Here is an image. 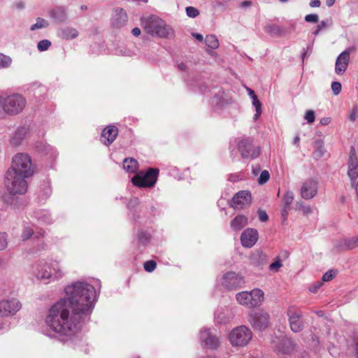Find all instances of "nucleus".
<instances>
[{"label":"nucleus","mask_w":358,"mask_h":358,"mask_svg":"<svg viewBox=\"0 0 358 358\" xmlns=\"http://www.w3.org/2000/svg\"><path fill=\"white\" fill-rule=\"evenodd\" d=\"M65 296L48 310L45 323L56 338L72 348L81 342L79 332L92 313L96 300L95 288L85 281H76L64 288Z\"/></svg>","instance_id":"1"},{"label":"nucleus","mask_w":358,"mask_h":358,"mask_svg":"<svg viewBox=\"0 0 358 358\" xmlns=\"http://www.w3.org/2000/svg\"><path fill=\"white\" fill-rule=\"evenodd\" d=\"M27 106L25 97L19 93L0 94V119L21 113Z\"/></svg>","instance_id":"2"},{"label":"nucleus","mask_w":358,"mask_h":358,"mask_svg":"<svg viewBox=\"0 0 358 358\" xmlns=\"http://www.w3.org/2000/svg\"><path fill=\"white\" fill-rule=\"evenodd\" d=\"M141 24L144 31L152 36L169 38L173 35L172 28L155 15L141 17Z\"/></svg>","instance_id":"3"},{"label":"nucleus","mask_w":358,"mask_h":358,"mask_svg":"<svg viewBox=\"0 0 358 358\" xmlns=\"http://www.w3.org/2000/svg\"><path fill=\"white\" fill-rule=\"evenodd\" d=\"M27 178L29 177L7 170L4 176L5 187L11 195L24 194L28 189Z\"/></svg>","instance_id":"4"},{"label":"nucleus","mask_w":358,"mask_h":358,"mask_svg":"<svg viewBox=\"0 0 358 358\" xmlns=\"http://www.w3.org/2000/svg\"><path fill=\"white\" fill-rule=\"evenodd\" d=\"M7 170L29 178L34 173L31 158L25 152H18L13 155L10 166Z\"/></svg>","instance_id":"5"},{"label":"nucleus","mask_w":358,"mask_h":358,"mask_svg":"<svg viewBox=\"0 0 358 358\" xmlns=\"http://www.w3.org/2000/svg\"><path fill=\"white\" fill-rule=\"evenodd\" d=\"M236 299L239 304L247 308H255L262 305L264 299V292L258 288L250 292H241L236 294Z\"/></svg>","instance_id":"6"},{"label":"nucleus","mask_w":358,"mask_h":358,"mask_svg":"<svg viewBox=\"0 0 358 358\" xmlns=\"http://www.w3.org/2000/svg\"><path fill=\"white\" fill-rule=\"evenodd\" d=\"M252 338L251 330L245 325H241L231 329L228 336L230 344L233 347H245Z\"/></svg>","instance_id":"7"},{"label":"nucleus","mask_w":358,"mask_h":358,"mask_svg":"<svg viewBox=\"0 0 358 358\" xmlns=\"http://www.w3.org/2000/svg\"><path fill=\"white\" fill-rule=\"evenodd\" d=\"M49 284L62 279L66 274L64 266L62 260L56 258L45 259Z\"/></svg>","instance_id":"8"},{"label":"nucleus","mask_w":358,"mask_h":358,"mask_svg":"<svg viewBox=\"0 0 358 358\" xmlns=\"http://www.w3.org/2000/svg\"><path fill=\"white\" fill-rule=\"evenodd\" d=\"M159 169L150 168L145 173H140L134 176L131 179L132 183L139 187H153L158 178Z\"/></svg>","instance_id":"9"},{"label":"nucleus","mask_w":358,"mask_h":358,"mask_svg":"<svg viewBox=\"0 0 358 358\" xmlns=\"http://www.w3.org/2000/svg\"><path fill=\"white\" fill-rule=\"evenodd\" d=\"M237 148L243 159L252 160L257 158L261 152L259 146L253 144V140L250 138H244L238 143Z\"/></svg>","instance_id":"10"},{"label":"nucleus","mask_w":358,"mask_h":358,"mask_svg":"<svg viewBox=\"0 0 358 358\" xmlns=\"http://www.w3.org/2000/svg\"><path fill=\"white\" fill-rule=\"evenodd\" d=\"M20 301L15 297L0 299V317H11L22 308Z\"/></svg>","instance_id":"11"},{"label":"nucleus","mask_w":358,"mask_h":358,"mask_svg":"<svg viewBox=\"0 0 358 358\" xmlns=\"http://www.w3.org/2000/svg\"><path fill=\"white\" fill-rule=\"evenodd\" d=\"M248 322L255 330L262 331L269 327L270 315L262 310L252 311L249 315Z\"/></svg>","instance_id":"12"},{"label":"nucleus","mask_w":358,"mask_h":358,"mask_svg":"<svg viewBox=\"0 0 358 358\" xmlns=\"http://www.w3.org/2000/svg\"><path fill=\"white\" fill-rule=\"evenodd\" d=\"M217 283L221 284L227 290L236 289L244 284L243 277L234 271H229L217 280Z\"/></svg>","instance_id":"13"},{"label":"nucleus","mask_w":358,"mask_h":358,"mask_svg":"<svg viewBox=\"0 0 358 358\" xmlns=\"http://www.w3.org/2000/svg\"><path fill=\"white\" fill-rule=\"evenodd\" d=\"M201 345L209 350H216L220 345V338L211 331L210 329H201L199 334Z\"/></svg>","instance_id":"14"},{"label":"nucleus","mask_w":358,"mask_h":358,"mask_svg":"<svg viewBox=\"0 0 358 358\" xmlns=\"http://www.w3.org/2000/svg\"><path fill=\"white\" fill-rule=\"evenodd\" d=\"M47 269L45 264V259H41L34 262L31 267V273L36 280L44 284H49Z\"/></svg>","instance_id":"15"},{"label":"nucleus","mask_w":358,"mask_h":358,"mask_svg":"<svg viewBox=\"0 0 358 358\" xmlns=\"http://www.w3.org/2000/svg\"><path fill=\"white\" fill-rule=\"evenodd\" d=\"M31 132L32 126L30 124H24L19 127L10 138V145L13 147L20 146L23 141L29 137Z\"/></svg>","instance_id":"16"},{"label":"nucleus","mask_w":358,"mask_h":358,"mask_svg":"<svg viewBox=\"0 0 358 358\" xmlns=\"http://www.w3.org/2000/svg\"><path fill=\"white\" fill-rule=\"evenodd\" d=\"M347 166L348 176L353 183L358 178V158L354 147L350 148Z\"/></svg>","instance_id":"17"},{"label":"nucleus","mask_w":358,"mask_h":358,"mask_svg":"<svg viewBox=\"0 0 358 358\" xmlns=\"http://www.w3.org/2000/svg\"><path fill=\"white\" fill-rule=\"evenodd\" d=\"M259 233L254 228H247L241 235V242L244 248H250L257 243Z\"/></svg>","instance_id":"18"},{"label":"nucleus","mask_w":358,"mask_h":358,"mask_svg":"<svg viewBox=\"0 0 358 358\" xmlns=\"http://www.w3.org/2000/svg\"><path fill=\"white\" fill-rule=\"evenodd\" d=\"M318 182L310 178L305 181L301 188V195L304 199H313L317 193Z\"/></svg>","instance_id":"19"},{"label":"nucleus","mask_w":358,"mask_h":358,"mask_svg":"<svg viewBox=\"0 0 358 358\" xmlns=\"http://www.w3.org/2000/svg\"><path fill=\"white\" fill-rule=\"evenodd\" d=\"M287 316L292 331L294 332L301 331L303 329V323L301 321V313L299 310H296L294 308H289L287 310Z\"/></svg>","instance_id":"20"},{"label":"nucleus","mask_w":358,"mask_h":358,"mask_svg":"<svg viewBox=\"0 0 358 358\" xmlns=\"http://www.w3.org/2000/svg\"><path fill=\"white\" fill-rule=\"evenodd\" d=\"M251 194L248 191L242 190L236 193L231 202V206L236 209H242L251 201Z\"/></svg>","instance_id":"21"},{"label":"nucleus","mask_w":358,"mask_h":358,"mask_svg":"<svg viewBox=\"0 0 358 358\" xmlns=\"http://www.w3.org/2000/svg\"><path fill=\"white\" fill-rule=\"evenodd\" d=\"M350 49H347L337 57L335 64V72L336 74L343 75L346 71L350 62Z\"/></svg>","instance_id":"22"},{"label":"nucleus","mask_w":358,"mask_h":358,"mask_svg":"<svg viewBox=\"0 0 358 358\" xmlns=\"http://www.w3.org/2000/svg\"><path fill=\"white\" fill-rule=\"evenodd\" d=\"M110 22L112 27L116 29L124 26L127 22L126 11L122 8H114Z\"/></svg>","instance_id":"23"},{"label":"nucleus","mask_w":358,"mask_h":358,"mask_svg":"<svg viewBox=\"0 0 358 358\" xmlns=\"http://www.w3.org/2000/svg\"><path fill=\"white\" fill-rule=\"evenodd\" d=\"M215 321L220 324H226L233 319V313L227 307H218L214 314Z\"/></svg>","instance_id":"24"},{"label":"nucleus","mask_w":358,"mask_h":358,"mask_svg":"<svg viewBox=\"0 0 358 358\" xmlns=\"http://www.w3.org/2000/svg\"><path fill=\"white\" fill-rule=\"evenodd\" d=\"M118 134L117 128L115 126H108L101 135V141L106 145H110L117 138Z\"/></svg>","instance_id":"25"},{"label":"nucleus","mask_w":358,"mask_h":358,"mask_svg":"<svg viewBox=\"0 0 358 358\" xmlns=\"http://www.w3.org/2000/svg\"><path fill=\"white\" fill-rule=\"evenodd\" d=\"M335 247L340 250H352L358 247V236L343 238L335 243Z\"/></svg>","instance_id":"26"},{"label":"nucleus","mask_w":358,"mask_h":358,"mask_svg":"<svg viewBox=\"0 0 358 358\" xmlns=\"http://www.w3.org/2000/svg\"><path fill=\"white\" fill-rule=\"evenodd\" d=\"M33 217H34L38 224L42 225L51 224L53 219L51 214L47 210H38L34 212Z\"/></svg>","instance_id":"27"},{"label":"nucleus","mask_w":358,"mask_h":358,"mask_svg":"<svg viewBox=\"0 0 358 358\" xmlns=\"http://www.w3.org/2000/svg\"><path fill=\"white\" fill-rule=\"evenodd\" d=\"M294 198V193L290 190H287L282 196V216L284 220H286L288 216L290 205L292 203Z\"/></svg>","instance_id":"28"},{"label":"nucleus","mask_w":358,"mask_h":358,"mask_svg":"<svg viewBox=\"0 0 358 358\" xmlns=\"http://www.w3.org/2000/svg\"><path fill=\"white\" fill-rule=\"evenodd\" d=\"M57 36L64 40L76 38L78 36V31L73 27H64L57 31Z\"/></svg>","instance_id":"29"},{"label":"nucleus","mask_w":358,"mask_h":358,"mask_svg":"<svg viewBox=\"0 0 358 358\" xmlns=\"http://www.w3.org/2000/svg\"><path fill=\"white\" fill-rule=\"evenodd\" d=\"M248 219L243 215H238L231 222V227L234 231H240L248 224Z\"/></svg>","instance_id":"30"},{"label":"nucleus","mask_w":358,"mask_h":358,"mask_svg":"<svg viewBox=\"0 0 358 358\" xmlns=\"http://www.w3.org/2000/svg\"><path fill=\"white\" fill-rule=\"evenodd\" d=\"M279 341L275 344L274 348L282 354H288L292 350V345L289 340L285 338H278Z\"/></svg>","instance_id":"31"},{"label":"nucleus","mask_w":358,"mask_h":358,"mask_svg":"<svg viewBox=\"0 0 358 358\" xmlns=\"http://www.w3.org/2000/svg\"><path fill=\"white\" fill-rule=\"evenodd\" d=\"M52 194V189L49 182H44L40 187L38 192V201L44 202Z\"/></svg>","instance_id":"32"},{"label":"nucleus","mask_w":358,"mask_h":358,"mask_svg":"<svg viewBox=\"0 0 358 358\" xmlns=\"http://www.w3.org/2000/svg\"><path fill=\"white\" fill-rule=\"evenodd\" d=\"M49 16L57 22H63L66 19V11L62 7L52 9L51 11H50Z\"/></svg>","instance_id":"33"},{"label":"nucleus","mask_w":358,"mask_h":358,"mask_svg":"<svg viewBox=\"0 0 358 358\" xmlns=\"http://www.w3.org/2000/svg\"><path fill=\"white\" fill-rule=\"evenodd\" d=\"M34 227L31 224L24 222L22 224L20 238L22 241H27L34 235Z\"/></svg>","instance_id":"34"},{"label":"nucleus","mask_w":358,"mask_h":358,"mask_svg":"<svg viewBox=\"0 0 358 358\" xmlns=\"http://www.w3.org/2000/svg\"><path fill=\"white\" fill-rule=\"evenodd\" d=\"M124 169L130 173H134L138 169V163L134 158H126L123 161Z\"/></svg>","instance_id":"35"},{"label":"nucleus","mask_w":358,"mask_h":358,"mask_svg":"<svg viewBox=\"0 0 358 358\" xmlns=\"http://www.w3.org/2000/svg\"><path fill=\"white\" fill-rule=\"evenodd\" d=\"M38 150L42 154L48 156L51 159H54L57 157V150L50 145L46 143H41L38 147Z\"/></svg>","instance_id":"36"},{"label":"nucleus","mask_w":358,"mask_h":358,"mask_svg":"<svg viewBox=\"0 0 358 358\" xmlns=\"http://www.w3.org/2000/svg\"><path fill=\"white\" fill-rule=\"evenodd\" d=\"M206 45L213 50H215L219 47V41L217 38L213 34L207 35L205 38Z\"/></svg>","instance_id":"37"},{"label":"nucleus","mask_w":358,"mask_h":358,"mask_svg":"<svg viewBox=\"0 0 358 358\" xmlns=\"http://www.w3.org/2000/svg\"><path fill=\"white\" fill-rule=\"evenodd\" d=\"M12 62L13 59L10 56L0 53V69L9 68Z\"/></svg>","instance_id":"38"},{"label":"nucleus","mask_w":358,"mask_h":358,"mask_svg":"<svg viewBox=\"0 0 358 358\" xmlns=\"http://www.w3.org/2000/svg\"><path fill=\"white\" fill-rule=\"evenodd\" d=\"M49 25L48 22L41 17H38L35 24H32L30 27L31 31H35L40 29L48 27Z\"/></svg>","instance_id":"39"},{"label":"nucleus","mask_w":358,"mask_h":358,"mask_svg":"<svg viewBox=\"0 0 358 358\" xmlns=\"http://www.w3.org/2000/svg\"><path fill=\"white\" fill-rule=\"evenodd\" d=\"M252 105L255 108L256 113L255 114L253 119L255 120H257L260 115L262 114V103L258 99L257 96H254L252 99Z\"/></svg>","instance_id":"40"},{"label":"nucleus","mask_w":358,"mask_h":358,"mask_svg":"<svg viewBox=\"0 0 358 358\" xmlns=\"http://www.w3.org/2000/svg\"><path fill=\"white\" fill-rule=\"evenodd\" d=\"M150 239V234L147 231H141L138 234V241L139 243L145 245Z\"/></svg>","instance_id":"41"},{"label":"nucleus","mask_w":358,"mask_h":358,"mask_svg":"<svg viewBox=\"0 0 358 358\" xmlns=\"http://www.w3.org/2000/svg\"><path fill=\"white\" fill-rule=\"evenodd\" d=\"M265 31L273 36H280L282 33V29L277 25H268L265 27Z\"/></svg>","instance_id":"42"},{"label":"nucleus","mask_w":358,"mask_h":358,"mask_svg":"<svg viewBox=\"0 0 358 358\" xmlns=\"http://www.w3.org/2000/svg\"><path fill=\"white\" fill-rule=\"evenodd\" d=\"M282 266V262L280 257H275L273 259V262L269 266V269L271 271L278 272L280 268Z\"/></svg>","instance_id":"43"},{"label":"nucleus","mask_w":358,"mask_h":358,"mask_svg":"<svg viewBox=\"0 0 358 358\" xmlns=\"http://www.w3.org/2000/svg\"><path fill=\"white\" fill-rule=\"evenodd\" d=\"M8 236L6 232L0 231V251L5 250L8 247Z\"/></svg>","instance_id":"44"},{"label":"nucleus","mask_w":358,"mask_h":358,"mask_svg":"<svg viewBox=\"0 0 358 358\" xmlns=\"http://www.w3.org/2000/svg\"><path fill=\"white\" fill-rule=\"evenodd\" d=\"M296 210H301L304 215H308L312 213V208L310 206H304L303 202H297L295 206Z\"/></svg>","instance_id":"45"},{"label":"nucleus","mask_w":358,"mask_h":358,"mask_svg":"<svg viewBox=\"0 0 358 358\" xmlns=\"http://www.w3.org/2000/svg\"><path fill=\"white\" fill-rule=\"evenodd\" d=\"M50 46L51 42L48 39L41 40L37 44V48L41 52L47 50Z\"/></svg>","instance_id":"46"},{"label":"nucleus","mask_w":358,"mask_h":358,"mask_svg":"<svg viewBox=\"0 0 358 358\" xmlns=\"http://www.w3.org/2000/svg\"><path fill=\"white\" fill-rule=\"evenodd\" d=\"M186 14L191 18H195L199 15V10L193 6H187L185 8Z\"/></svg>","instance_id":"47"},{"label":"nucleus","mask_w":358,"mask_h":358,"mask_svg":"<svg viewBox=\"0 0 358 358\" xmlns=\"http://www.w3.org/2000/svg\"><path fill=\"white\" fill-rule=\"evenodd\" d=\"M270 178V174L267 170H264L261 172L260 176L258 178V183L259 185H264L268 181Z\"/></svg>","instance_id":"48"},{"label":"nucleus","mask_w":358,"mask_h":358,"mask_svg":"<svg viewBox=\"0 0 358 358\" xmlns=\"http://www.w3.org/2000/svg\"><path fill=\"white\" fill-rule=\"evenodd\" d=\"M157 267V263L154 260H149L145 262L144 269L147 272H152Z\"/></svg>","instance_id":"49"},{"label":"nucleus","mask_w":358,"mask_h":358,"mask_svg":"<svg viewBox=\"0 0 358 358\" xmlns=\"http://www.w3.org/2000/svg\"><path fill=\"white\" fill-rule=\"evenodd\" d=\"M304 119L308 122V123H313L315 119V112L312 110H307L306 112Z\"/></svg>","instance_id":"50"},{"label":"nucleus","mask_w":358,"mask_h":358,"mask_svg":"<svg viewBox=\"0 0 358 358\" xmlns=\"http://www.w3.org/2000/svg\"><path fill=\"white\" fill-rule=\"evenodd\" d=\"M331 87L334 95H338L341 91V84L339 82H333Z\"/></svg>","instance_id":"51"},{"label":"nucleus","mask_w":358,"mask_h":358,"mask_svg":"<svg viewBox=\"0 0 358 358\" xmlns=\"http://www.w3.org/2000/svg\"><path fill=\"white\" fill-rule=\"evenodd\" d=\"M243 178V175L241 173H237L234 174H230L229 176L228 180L232 182H236L239 181Z\"/></svg>","instance_id":"52"},{"label":"nucleus","mask_w":358,"mask_h":358,"mask_svg":"<svg viewBox=\"0 0 358 358\" xmlns=\"http://www.w3.org/2000/svg\"><path fill=\"white\" fill-rule=\"evenodd\" d=\"M305 21L307 22L317 23L319 21V16L317 14H308L305 16Z\"/></svg>","instance_id":"53"},{"label":"nucleus","mask_w":358,"mask_h":358,"mask_svg":"<svg viewBox=\"0 0 358 358\" xmlns=\"http://www.w3.org/2000/svg\"><path fill=\"white\" fill-rule=\"evenodd\" d=\"M334 275L335 273L332 270H329L322 275V280L323 282H328L332 280Z\"/></svg>","instance_id":"54"},{"label":"nucleus","mask_w":358,"mask_h":358,"mask_svg":"<svg viewBox=\"0 0 358 358\" xmlns=\"http://www.w3.org/2000/svg\"><path fill=\"white\" fill-rule=\"evenodd\" d=\"M259 219L261 222H266L268 220V216L266 211L262 210H258Z\"/></svg>","instance_id":"55"},{"label":"nucleus","mask_w":358,"mask_h":358,"mask_svg":"<svg viewBox=\"0 0 358 358\" xmlns=\"http://www.w3.org/2000/svg\"><path fill=\"white\" fill-rule=\"evenodd\" d=\"M322 282H317L309 287V291L315 293L322 286Z\"/></svg>","instance_id":"56"},{"label":"nucleus","mask_w":358,"mask_h":358,"mask_svg":"<svg viewBox=\"0 0 358 358\" xmlns=\"http://www.w3.org/2000/svg\"><path fill=\"white\" fill-rule=\"evenodd\" d=\"M330 24H331V21L327 20H322V22H320V23L317 26L320 27V28L322 29V30L323 29L329 26Z\"/></svg>","instance_id":"57"},{"label":"nucleus","mask_w":358,"mask_h":358,"mask_svg":"<svg viewBox=\"0 0 358 358\" xmlns=\"http://www.w3.org/2000/svg\"><path fill=\"white\" fill-rule=\"evenodd\" d=\"M221 102L220 96H215L211 100V104L216 107H218L219 103Z\"/></svg>","instance_id":"58"},{"label":"nucleus","mask_w":358,"mask_h":358,"mask_svg":"<svg viewBox=\"0 0 358 358\" xmlns=\"http://www.w3.org/2000/svg\"><path fill=\"white\" fill-rule=\"evenodd\" d=\"M331 118L329 117H322L320 120V124L322 125L326 126V125H328L331 122Z\"/></svg>","instance_id":"59"},{"label":"nucleus","mask_w":358,"mask_h":358,"mask_svg":"<svg viewBox=\"0 0 358 358\" xmlns=\"http://www.w3.org/2000/svg\"><path fill=\"white\" fill-rule=\"evenodd\" d=\"M321 3L320 0H311L309 5L312 8L319 7Z\"/></svg>","instance_id":"60"},{"label":"nucleus","mask_w":358,"mask_h":358,"mask_svg":"<svg viewBox=\"0 0 358 358\" xmlns=\"http://www.w3.org/2000/svg\"><path fill=\"white\" fill-rule=\"evenodd\" d=\"M192 36L199 41H203V36L202 34L199 33H192Z\"/></svg>","instance_id":"61"},{"label":"nucleus","mask_w":358,"mask_h":358,"mask_svg":"<svg viewBox=\"0 0 358 358\" xmlns=\"http://www.w3.org/2000/svg\"><path fill=\"white\" fill-rule=\"evenodd\" d=\"M131 33L134 36H138L141 31V29L138 27H135L131 30Z\"/></svg>","instance_id":"62"},{"label":"nucleus","mask_w":358,"mask_h":358,"mask_svg":"<svg viewBox=\"0 0 358 358\" xmlns=\"http://www.w3.org/2000/svg\"><path fill=\"white\" fill-rule=\"evenodd\" d=\"M259 171H260L259 166H257L252 168V174L255 176H257L259 174Z\"/></svg>","instance_id":"63"},{"label":"nucleus","mask_w":358,"mask_h":358,"mask_svg":"<svg viewBox=\"0 0 358 358\" xmlns=\"http://www.w3.org/2000/svg\"><path fill=\"white\" fill-rule=\"evenodd\" d=\"M299 141H300V137L299 135H296L294 140H293V143L296 146V147H299Z\"/></svg>","instance_id":"64"}]
</instances>
